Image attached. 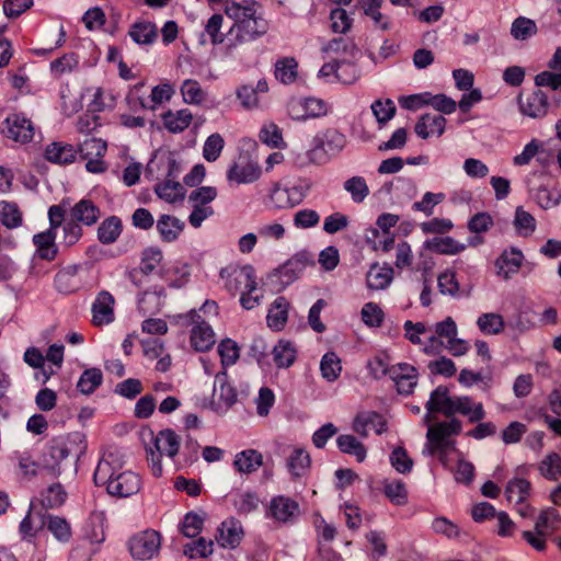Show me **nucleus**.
Masks as SVG:
<instances>
[{
    "label": "nucleus",
    "mask_w": 561,
    "mask_h": 561,
    "mask_svg": "<svg viewBox=\"0 0 561 561\" xmlns=\"http://www.w3.org/2000/svg\"><path fill=\"white\" fill-rule=\"evenodd\" d=\"M275 78L284 84L295 82L298 76V62L293 57H285L275 64Z\"/></svg>",
    "instance_id": "nucleus-46"
},
{
    "label": "nucleus",
    "mask_w": 561,
    "mask_h": 561,
    "mask_svg": "<svg viewBox=\"0 0 561 561\" xmlns=\"http://www.w3.org/2000/svg\"><path fill=\"white\" fill-rule=\"evenodd\" d=\"M122 468L123 461L116 453L104 454L94 471V483L98 486H105L112 496L129 497L137 494L142 485L140 476Z\"/></svg>",
    "instance_id": "nucleus-2"
},
{
    "label": "nucleus",
    "mask_w": 561,
    "mask_h": 561,
    "mask_svg": "<svg viewBox=\"0 0 561 561\" xmlns=\"http://www.w3.org/2000/svg\"><path fill=\"white\" fill-rule=\"evenodd\" d=\"M49 228L33 236V243L36 247V255L45 261H54L58 254L55 243L56 231L65 221V203L51 205L48 208Z\"/></svg>",
    "instance_id": "nucleus-6"
},
{
    "label": "nucleus",
    "mask_w": 561,
    "mask_h": 561,
    "mask_svg": "<svg viewBox=\"0 0 561 561\" xmlns=\"http://www.w3.org/2000/svg\"><path fill=\"white\" fill-rule=\"evenodd\" d=\"M311 466V458L304 448H295L287 459V467L294 478L304 477Z\"/></svg>",
    "instance_id": "nucleus-42"
},
{
    "label": "nucleus",
    "mask_w": 561,
    "mask_h": 561,
    "mask_svg": "<svg viewBox=\"0 0 561 561\" xmlns=\"http://www.w3.org/2000/svg\"><path fill=\"white\" fill-rule=\"evenodd\" d=\"M128 35L139 45H150L156 41L158 32L152 22L141 20L130 25Z\"/></svg>",
    "instance_id": "nucleus-35"
},
{
    "label": "nucleus",
    "mask_w": 561,
    "mask_h": 561,
    "mask_svg": "<svg viewBox=\"0 0 561 561\" xmlns=\"http://www.w3.org/2000/svg\"><path fill=\"white\" fill-rule=\"evenodd\" d=\"M180 90L183 96V101L187 104L198 105L202 104L205 100V92L196 80H184Z\"/></svg>",
    "instance_id": "nucleus-60"
},
{
    "label": "nucleus",
    "mask_w": 561,
    "mask_h": 561,
    "mask_svg": "<svg viewBox=\"0 0 561 561\" xmlns=\"http://www.w3.org/2000/svg\"><path fill=\"white\" fill-rule=\"evenodd\" d=\"M371 112L376 117L378 124L385 125L388 123L396 114L397 107L394 102L390 99L385 101L377 100L371 104Z\"/></svg>",
    "instance_id": "nucleus-64"
},
{
    "label": "nucleus",
    "mask_w": 561,
    "mask_h": 561,
    "mask_svg": "<svg viewBox=\"0 0 561 561\" xmlns=\"http://www.w3.org/2000/svg\"><path fill=\"white\" fill-rule=\"evenodd\" d=\"M42 526H45L59 542H69L72 537L71 525L65 517L47 514L43 517Z\"/></svg>",
    "instance_id": "nucleus-30"
},
{
    "label": "nucleus",
    "mask_w": 561,
    "mask_h": 561,
    "mask_svg": "<svg viewBox=\"0 0 561 561\" xmlns=\"http://www.w3.org/2000/svg\"><path fill=\"white\" fill-rule=\"evenodd\" d=\"M308 263L309 260L306 253L295 254L282 266L275 270L274 276L278 277L283 286H287L302 274Z\"/></svg>",
    "instance_id": "nucleus-24"
},
{
    "label": "nucleus",
    "mask_w": 561,
    "mask_h": 561,
    "mask_svg": "<svg viewBox=\"0 0 561 561\" xmlns=\"http://www.w3.org/2000/svg\"><path fill=\"white\" fill-rule=\"evenodd\" d=\"M163 259L162 251L159 248L150 247L144 250L139 270L144 275L151 274Z\"/></svg>",
    "instance_id": "nucleus-62"
},
{
    "label": "nucleus",
    "mask_w": 561,
    "mask_h": 561,
    "mask_svg": "<svg viewBox=\"0 0 561 561\" xmlns=\"http://www.w3.org/2000/svg\"><path fill=\"white\" fill-rule=\"evenodd\" d=\"M160 547V534L152 529L140 531L128 540V549L131 557L140 561L152 559L158 554Z\"/></svg>",
    "instance_id": "nucleus-11"
},
{
    "label": "nucleus",
    "mask_w": 561,
    "mask_h": 561,
    "mask_svg": "<svg viewBox=\"0 0 561 561\" xmlns=\"http://www.w3.org/2000/svg\"><path fill=\"white\" fill-rule=\"evenodd\" d=\"M314 147L307 152L308 160L323 164L339 156L347 144L346 136L336 128H328L313 138Z\"/></svg>",
    "instance_id": "nucleus-7"
},
{
    "label": "nucleus",
    "mask_w": 561,
    "mask_h": 561,
    "mask_svg": "<svg viewBox=\"0 0 561 561\" xmlns=\"http://www.w3.org/2000/svg\"><path fill=\"white\" fill-rule=\"evenodd\" d=\"M330 111V106L325 101L318 98H306L298 104H291L289 113L297 121H306L308 118H318L325 116Z\"/></svg>",
    "instance_id": "nucleus-17"
},
{
    "label": "nucleus",
    "mask_w": 561,
    "mask_h": 561,
    "mask_svg": "<svg viewBox=\"0 0 561 561\" xmlns=\"http://www.w3.org/2000/svg\"><path fill=\"white\" fill-rule=\"evenodd\" d=\"M225 13L233 20L227 33L226 49L232 53L239 45L252 42L267 32V22L257 14L255 3L241 4L233 0L225 1Z\"/></svg>",
    "instance_id": "nucleus-1"
},
{
    "label": "nucleus",
    "mask_w": 561,
    "mask_h": 561,
    "mask_svg": "<svg viewBox=\"0 0 561 561\" xmlns=\"http://www.w3.org/2000/svg\"><path fill=\"white\" fill-rule=\"evenodd\" d=\"M343 186L351 194L354 203H363L369 195V187L363 176H352L344 182Z\"/></svg>",
    "instance_id": "nucleus-56"
},
{
    "label": "nucleus",
    "mask_w": 561,
    "mask_h": 561,
    "mask_svg": "<svg viewBox=\"0 0 561 561\" xmlns=\"http://www.w3.org/2000/svg\"><path fill=\"white\" fill-rule=\"evenodd\" d=\"M193 114L187 108L168 111L162 115L164 127L173 134L185 130L192 123Z\"/></svg>",
    "instance_id": "nucleus-36"
},
{
    "label": "nucleus",
    "mask_w": 561,
    "mask_h": 561,
    "mask_svg": "<svg viewBox=\"0 0 561 561\" xmlns=\"http://www.w3.org/2000/svg\"><path fill=\"white\" fill-rule=\"evenodd\" d=\"M462 424L457 419L439 422L428 427L426 450L432 456H437L445 463L447 454L455 449L453 436L461 432Z\"/></svg>",
    "instance_id": "nucleus-4"
},
{
    "label": "nucleus",
    "mask_w": 561,
    "mask_h": 561,
    "mask_svg": "<svg viewBox=\"0 0 561 561\" xmlns=\"http://www.w3.org/2000/svg\"><path fill=\"white\" fill-rule=\"evenodd\" d=\"M446 128V119L442 115L423 114L415 124V134L422 139L432 136L440 137Z\"/></svg>",
    "instance_id": "nucleus-28"
},
{
    "label": "nucleus",
    "mask_w": 561,
    "mask_h": 561,
    "mask_svg": "<svg viewBox=\"0 0 561 561\" xmlns=\"http://www.w3.org/2000/svg\"><path fill=\"white\" fill-rule=\"evenodd\" d=\"M114 305L115 299L108 291H100L92 304V323L95 327H102L113 322Z\"/></svg>",
    "instance_id": "nucleus-21"
},
{
    "label": "nucleus",
    "mask_w": 561,
    "mask_h": 561,
    "mask_svg": "<svg viewBox=\"0 0 561 561\" xmlns=\"http://www.w3.org/2000/svg\"><path fill=\"white\" fill-rule=\"evenodd\" d=\"M122 231V220L117 216H111L99 226L98 239L102 244H112L119 238Z\"/></svg>",
    "instance_id": "nucleus-39"
},
{
    "label": "nucleus",
    "mask_w": 561,
    "mask_h": 561,
    "mask_svg": "<svg viewBox=\"0 0 561 561\" xmlns=\"http://www.w3.org/2000/svg\"><path fill=\"white\" fill-rule=\"evenodd\" d=\"M355 59L342 58L337 59L339 70L336 71V80L344 84H352L359 78V69L354 62Z\"/></svg>",
    "instance_id": "nucleus-58"
},
{
    "label": "nucleus",
    "mask_w": 561,
    "mask_h": 561,
    "mask_svg": "<svg viewBox=\"0 0 561 561\" xmlns=\"http://www.w3.org/2000/svg\"><path fill=\"white\" fill-rule=\"evenodd\" d=\"M107 145L100 138L85 139L79 147L81 158L87 161L85 168L91 173H101L105 171V154Z\"/></svg>",
    "instance_id": "nucleus-13"
},
{
    "label": "nucleus",
    "mask_w": 561,
    "mask_h": 561,
    "mask_svg": "<svg viewBox=\"0 0 561 561\" xmlns=\"http://www.w3.org/2000/svg\"><path fill=\"white\" fill-rule=\"evenodd\" d=\"M425 247L439 254H457L465 249L450 237L434 238L425 242Z\"/></svg>",
    "instance_id": "nucleus-55"
},
{
    "label": "nucleus",
    "mask_w": 561,
    "mask_h": 561,
    "mask_svg": "<svg viewBox=\"0 0 561 561\" xmlns=\"http://www.w3.org/2000/svg\"><path fill=\"white\" fill-rule=\"evenodd\" d=\"M540 474L550 481L561 478V457L557 453L547 455L538 465Z\"/></svg>",
    "instance_id": "nucleus-51"
},
{
    "label": "nucleus",
    "mask_w": 561,
    "mask_h": 561,
    "mask_svg": "<svg viewBox=\"0 0 561 561\" xmlns=\"http://www.w3.org/2000/svg\"><path fill=\"white\" fill-rule=\"evenodd\" d=\"M102 381L103 375L101 369L89 368L81 374L77 382V388L83 394H91L101 386Z\"/></svg>",
    "instance_id": "nucleus-50"
},
{
    "label": "nucleus",
    "mask_w": 561,
    "mask_h": 561,
    "mask_svg": "<svg viewBox=\"0 0 561 561\" xmlns=\"http://www.w3.org/2000/svg\"><path fill=\"white\" fill-rule=\"evenodd\" d=\"M524 259L523 252L517 248L504 250L494 263L497 276L510 279L519 271Z\"/></svg>",
    "instance_id": "nucleus-22"
},
{
    "label": "nucleus",
    "mask_w": 561,
    "mask_h": 561,
    "mask_svg": "<svg viewBox=\"0 0 561 561\" xmlns=\"http://www.w3.org/2000/svg\"><path fill=\"white\" fill-rule=\"evenodd\" d=\"M7 137L20 144H27L34 137V125L23 114H11L5 118Z\"/></svg>",
    "instance_id": "nucleus-18"
},
{
    "label": "nucleus",
    "mask_w": 561,
    "mask_h": 561,
    "mask_svg": "<svg viewBox=\"0 0 561 561\" xmlns=\"http://www.w3.org/2000/svg\"><path fill=\"white\" fill-rule=\"evenodd\" d=\"M219 275L225 289L233 296L242 290L257 289L254 268L251 265L230 264L221 268Z\"/></svg>",
    "instance_id": "nucleus-8"
},
{
    "label": "nucleus",
    "mask_w": 561,
    "mask_h": 561,
    "mask_svg": "<svg viewBox=\"0 0 561 561\" xmlns=\"http://www.w3.org/2000/svg\"><path fill=\"white\" fill-rule=\"evenodd\" d=\"M353 430L358 435L367 437L370 431L378 435L382 434L387 431V424L385 419L377 412H360L353 421Z\"/></svg>",
    "instance_id": "nucleus-25"
},
{
    "label": "nucleus",
    "mask_w": 561,
    "mask_h": 561,
    "mask_svg": "<svg viewBox=\"0 0 561 561\" xmlns=\"http://www.w3.org/2000/svg\"><path fill=\"white\" fill-rule=\"evenodd\" d=\"M296 347L289 341L280 340L273 347L274 362L278 368H288L296 360Z\"/></svg>",
    "instance_id": "nucleus-45"
},
{
    "label": "nucleus",
    "mask_w": 561,
    "mask_h": 561,
    "mask_svg": "<svg viewBox=\"0 0 561 561\" xmlns=\"http://www.w3.org/2000/svg\"><path fill=\"white\" fill-rule=\"evenodd\" d=\"M41 504L45 508H58L62 506L67 500V492L62 484L53 483L41 492Z\"/></svg>",
    "instance_id": "nucleus-47"
},
{
    "label": "nucleus",
    "mask_w": 561,
    "mask_h": 561,
    "mask_svg": "<svg viewBox=\"0 0 561 561\" xmlns=\"http://www.w3.org/2000/svg\"><path fill=\"white\" fill-rule=\"evenodd\" d=\"M393 279V268L388 265L373 264L366 275L369 289L381 290L387 288Z\"/></svg>",
    "instance_id": "nucleus-32"
},
{
    "label": "nucleus",
    "mask_w": 561,
    "mask_h": 561,
    "mask_svg": "<svg viewBox=\"0 0 561 561\" xmlns=\"http://www.w3.org/2000/svg\"><path fill=\"white\" fill-rule=\"evenodd\" d=\"M243 535L241 523L234 518H229L218 527L216 541L221 548L234 549L240 545Z\"/></svg>",
    "instance_id": "nucleus-23"
},
{
    "label": "nucleus",
    "mask_w": 561,
    "mask_h": 561,
    "mask_svg": "<svg viewBox=\"0 0 561 561\" xmlns=\"http://www.w3.org/2000/svg\"><path fill=\"white\" fill-rule=\"evenodd\" d=\"M184 323L192 325L191 345L197 352H206L215 344V332L213 328L202 318L196 310L180 316Z\"/></svg>",
    "instance_id": "nucleus-10"
},
{
    "label": "nucleus",
    "mask_w": 561,
    "mask_h": 561,
    "mask_svg": "<svg viewBox=\"0 0 561 561\" xmlns=\"http://www.w3.org/2000/svg\"><path fill=\"white\" fill-rule=\"evenodd\" d=\"M69 217L80 225L91 227L100 219L101 210L92 201L81 199L71 207Z\"/></svg>",
    "instance_id": "nucleus-29"
},
{
    "label": "nucleus",
    "mask_w": 561,
    "mask_h": 561,
    "mask_svg": "<svg viewBox=\"0 0 561 561\" xmlns=\"http://www.w3.org/2000/svg\"><path fill=\"white\" fill-rule=\"evenodd\" d=\"M225 147V140L218 133L207 137L203 147V157L208 162H215L221 154Z\"/></svg>",
    "instance_id": "nucleus-63"
},
{
    "label": "nucleus",
    "mask_w": 561,
    "mask_h": 561,
    "mask_svg": "<svg viewBox=\"0 0 561 561\" xmlns=\"http://www.w3.org/2000/svg\"><path fill=\"white\" fill-rule=\"evenodd\" d=\"M78 150L75 146L62 141H54L46 146L44 157L55 164H70L75 162Z\"/></svg>",
    "instance_id": "nucleus-27"
},
{
    "label": "nucleus",
    "mask_w": 561,
    "mask_h": 561,
    "mask_svg": "<svg viewBox=\"0 0 561 561\" xmlns=\"http://www.w3.org/2000/svg\"><path fill=\"white\" fill-rule=\"evenodd\" d=\"M383 493L394 505H405L408 503V491L403 481L391 480L383 483Z\"/></svg>",
    "instance_id": "nucleus-54"
},
{
    "label": "nucleus",
    "mask_w": 561,
    "mask_h": 561,
    "mask_svg": "<svg viewBox=\"0 0 561 561\" xmlns=\"http://www.w3.org/2000/svg\"><path fill=\"white\" fill-rule=\"evenodd\" d=\"M79 267L77 265L68 266L59 271L54 278L55 288L61 294H70L79 288L77 280Z\"/></svg>",
    "instance_id": "nucleus-40"
},
{
    "label": "nucleus",
    "mask_w": 561,
    "mask_h": 561,
    "mask_svg": "<svg viewBox=\"0 0 561 561\" xmlns=\"http://www.w3.org/2000/svg\"><path fill=\"white\" fill-rule=\"evenodd\" d=\"M238 401L237 389L225 369L215 375L213 405L217 412H226Z\"/></svg>",
    "instance_id": "nucleus-12"
},
{
    "label": "nucleus",
    "mask_w": 561,
    "mask_h": 561,
    "mask_svg": "<svg viewBox=\"0 0 561 561\" xmlns=\"http://www.w3.org/2000/svg\"><path fill=\"white\" fill-rule=\"evenodd\" d=\"M289 302L285 297H277L267 313V325L274 331H280L288 318Z\"/></svg>",
    "instance_id": "nucleus-34"
},
{
    "label": "nucleus",
    "mask_w": 561,
    "mask_h": 561,
    "mask_svg": "<svg viewBox=\"0 0 561 561\" xmlns=\"http://www.w3.org/2000/svg\"><path fill=\"white\" fill-rule=\"evenodd\" d=\"M157 195L168 203L182 201L185 196L183 185L174 180L167 179L164 182L157 184L154 187Z\"/></svg>",
    "instance_id": "nucleus-48"
},
{
    "label": "nucleus",
    "mask_w": 561,
    "mask_h": 561,
    "mask_svg": "<svg viewBox=\"0 0 561 561\" xmlns=\"http://www.w3.org/2000/svg\"><path fill=\"white\" fill-rule=\"evenodd\" d=\"M365 15L369 16L376 26L387 31L390 28V21L387 16L382 15L380 8L382 0H358Z\"/></svg>",
    "instance_id": "nucleus-49"
},
{
    "label": "nucleus",
    "mask_w": 561,
    "mask_h": 561,
    "mask_svg": "<svg viewBox=\"0 0 561 561\" xmlns=\"http://www.w3.org/2000/svg\"><path fill=\"white\" fill-rule=\"evenodd\" d=\"M513 226L518 236L527 238L535 232L537 221L530 213L518 206L515 209Z\"/></svg>",
    "instance_id": "nucleus-44"
},
{
    "label": "nucleus",
    "mask_w": 561,
    "mask_h": 561,
    "mask_svg": "<svg viewBox=\"0 0 561 561\" xmlns=\"http://www.w3.org/2000/svg\"><path fill=\"white\" fill-rule=\"evenodd\" d=\"M535 525L536 528L541 529L551 537L552 534L561 527V516L557 510L547 508L540 513Z\"/></svg>",
    "instance_id": "nucleus-52"
},
{
    "label": "nucleus",
    "mask_w": 561,
    "mask_h": 561,
    "mask_svg": "<svg viewBox=\"0 0 561 561\" xmlns=\"http://www.w3.org/2000/svg\"><path fill=\"white\" fill-rule=\"evenodd\" d=\"M461 414L467 416L470 423H477L485 417V411L481 402H476L469 396H454L451 416Z\"/></svg>",
    "instance_id": "nucleus-26"
},
{
    "label": "nucleus",
    "mask_w": 561,
    "mask_h": 561,
    "mask_svg": "<svg viewBox=\"0 0 561 561\" xmlns=\"http://www.w3.org/2000/svg\"><path fill=\"white\" fill-rule=\"evenodd\" d=\"M72 442L69 436H57L51 438L42 456V469L47 471L51 477H58L61 473V463L71 453Z\"/></svg>",
    "instance_id": "nucleus-9"
},
{
    "label": "nucleus",
    "mask_w": 561,
    "mask_h": 561,
    "mask_svg": "<svg viewBox=\"0 0 561 561\" xmlns=\"http://www.w3.org/2000/svg\"><path fill=\"white\" fill-rule=\"evenodd\" d=\"M537 31L535 21L525 16H518L515 19L511 27V34L517 41L528 39L535 35Z\"/></svg>",
    "instance_id": "nucleus-59"
},
{
    "label": "nucleus",
    "mask_w": 561,
    "mask_h": 561,
    "mask_svg": "<svg viewBox=\"0 0 561 561\" xmlns=\"http://www.w3.org/2000/svg\"><path fill=\"white\" fill-rule=\"evenodd\" d=\"M321 50L325 54H334L344 58L356 59L359 50L353 41L336 37L324 44Z\"/></svg>",
    "instance_id": "nucleus-38"
},
{
    "label": "nucleus",
    "mask_w": 561,
    "mask_h": 561,
    "mask_svg": "<svg viewBox=\"0 0 561 561\" xmlns=\"http://www.w3.org/2000/svg\"><path fill=\"white\" fill-rule=\"evenodd\" d=\"M299 514V504L290 497L277 495L270 502L268 515L278 523L291 524Z\"/></svg>",
    "instance_id": "nucleus-16"
},
{
    "label": "nucleus",
    "mask_w": 561,
    "mask_h": 561,
    "mask_svg": "<svg viewBox=\"0 0 561 561\" xmlns=\"http://www.w3.org/2000/svg\"><path fill=\"white\" fill-rule=\"evenodd\" d=\"M321 375L324 379L332 382L339 378L342 371V365L339 356L329 352L323 355L320 363Z\"/></svg>",
    "instance_id": "nucleus-53"
},
{
    "label": "nucleus",
    "mask_w": 561,
    "mask_h": 561,
    "mask_svg": "<svg viewBox=\"0 0 561 561\" xmlns=\"http://www.w3.org/2000/svg\"><path fill=\"white\" fill-rule=\"evenodd\" d=\"M0 221L9 229L21 226L22 214L16 204L10 202H0Z\"/></svg>",
    "instance_id": "nucleus-57"
},
{
    "label": "nucleus",
    "mask_w": 561,
    "mask_h": 561,
    "mask_svg": "<svg viewBox=\"0 0 561 561\" xmlns=\"http://www.w3.org/2000/svg\"><path fill=\"white\" fill-rule=\"evenodd\" d=\"M433 334L428 336V344L423 347L426 355H436L443 348L453 356H462L470 350V344L458 337V328L451 317L435 323L432 328Z\"/></svg>",
    "instance_id": "nucleus-3"
},
{
    "label": "nucleus",
    "mask_w": 561,
    "mask_h": 561,
    "mask_svg": "<svg viewBox=\"0 0 561 561\" xmlns=\"http://www.w3.org/2000/svg\"><path fill=\"white\" fill-rule=\"evenodd\" d=\"M530 492V482L523 478L510 480L505 488L506 500L516 505L517 513L523 517H527L533 513V508L526 503Z\"/></svg>",
    "instance_id": "nucleus-14"
},
{
    "label": "nucleus",
    "mask_w": 561,
    "mask_h": 561,
    "mask_svg": "<svg viewBox=\"0 0 561 561\" xmlns=\"http://www.w3.org/2000/svg\"><path fill=\"white\" fill-rule=\"evenodd\" d=\"M262 170L257 162L248 160L234 162L227 170V181L234 184H250L261 178Z\"/></svg>",
    "instance_id": "nucleus-19"
},
{
    "label": "nucleus",
    "mask_w": 561,
    "mask_h": 561,
    "mask_svg": "<svg viewBox=\"0 0 561 561\" xmlns=\"http://www.w3.org/2000/svg\"><path fill=\"white\" fill-rule=\"evenodd\" d=\"M454 397L449 396V390L445 386H438L432 391L430 400L426 402V410L431 412H439L445 416H451V407Z\"/></svg>",
    "instance_id": "nucleus-31"
},
{
    "label": "nucleus",
    "mask_w": 561,
    "mask_h": 561,
    "mask_svg": "<svg viewBox=\"0 0 561 561\" xmlns=\"http://www.w3.org/2000/svg\"><path fill=\"white\" fill-rule=\"evenodd\" d=\"M300 202L301 196L297 187H284L279 183H274L266 205L274 209H287L295 207Z\"/></svg>",
    "instance_id": "nucleus-20"
},
{
    "label": "nucleus",
    "mask_w": 561,
    "mask_h": 561,
    "mask_svg": "<svg viewBox=\"0 0 561 561\" xmlns=\"http://www.w3.org/2000/svg\"><path fill=\"white\" fill-rule=\"evenodd\" d=\"M152 446L146 448L147 459L149 467L154 477L162 476L161 457L163 455L174 458L180 448L181 439L176 433L171 428L160 431L157 435H153L152 431H149Z\"/></svg>",
    "instance_id": "nucleus-5"
},
{
    "label": "nucleus",
    "mask_w": 561,
    "mask_h": 561,
    "mask_svg": "<svg viewBox=\"0 0 561 561\" xmlns=\"http://www.w3.org/2000/svg\"><path fill=\"white\" fill-rule=\"evenodd\" d=\"M336 445L343 454L354 456L358 462H363L366 458V447L353 435H340L336 438Z\"/></svg>",
    "instance_id": "nucleus-43"
},
{
    "label": "nucleus",
    "mask_w": 561,
    "mask_h": 561,
    "mask_svg": "<svg viewBox=\"0 0 561 561\" xmlns=\"http://www.w3.org/2000/svg\"><path fill=\"white\" fill-rule=\"evenodd\" d=\"M263 465V456L255 449H247L236 455L233 466L240 473H252Z\"/></svg>",
    "instance_id": "nucleus-37"
},
{
    "label": "nucleus",
    "mask_w": 561,
    "mask_h": 561,
    "mask_svg": "<svg viewBox=\"0 0 561 561\" xmlns=\"http://www.w3.org/2000/svg\"><path fill=\"white\" fill-rule=\"evenodd\" d=\"M477 325L485 334H499L504 329V320L501 314L488 312L478 318Z\"/></svg>",
    "instance_id": "nucleus-61"
},
{
    "label": "nucleus",
    "mask_w": 561,
    "mask_h": 561,
    "mask_svg": "<svg viewBox=\"0 0 561 561\" xmlns=\"http://www.w3.org/2000/svg\"><path fill=\"white\" fill-rule=\"evenodd\" d=\"M105 515L103 512H93L84 527V537L91 543H102L105 540Z\"/></svg>",
    "instance_id": "nucleus-41"
},
{
    "label": "nucleus",
    "mask_w": 561,
    "mask_h": 561,
    "mask_svg": "<svg viewBox=\"0 0 561 561\" xmlns=\"http://www.w3.org/2000/svg\"><path fill=\"white\" fill-rule=\"evenodd\" d=\"M517 103L520 113L531 118L545 117L549 108L548 96L539 89L527 94L520 93L517 98Z\"/></svg>",
    "instance_id": "nucleus-15"
},
{
    "label": "nucleus",
    "mask_w": 561,
    "mask_h": 561,
    "mask_svg": "<svg viewBox=\"0 0 561 561\" xmlns=\"http://www.w3.org/2000/svg\"><path fill=\"white\" fill-rule=\"evenodd\" d=\"M157 230L163 242L175 241L184 229V222L170 215H162L157 221Z\"/></svg>",
    "instance_id": "nucleus-33"
}]
</instances>
